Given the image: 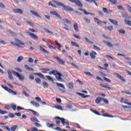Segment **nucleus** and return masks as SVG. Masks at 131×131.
Masks as SVG:
<instances>
[{
  "mask_svg": "<svg viewBox=\"0 0 131 131\" xmlns=\"http://www.w3.org/2000/svg\"><path fill=\"white\" fill-rule=\"evenodd\" d=\"M52 2L53 3H55L57 6H58L59 7H62L63 10H64V11H68V12H73L74 11V9H73V8L69 6H65V5H64V4H63L62 3L59 2L55 0H52Z\"/></svg>",
  "mask_w": 131,
  "mask_h": 131,
  "instance_id": "nucleus-1",
  "label": "nucleus"
},
{
  "mask_svg": "<svg viewBox=\"0 0 131 131\" xmlns=\"http://www.w3.org/2000/svg\"><path fill=\"white\" fill-rule=\"evenodd\" d=\"M12 73L15 76H17L20 81H23L24 80V76H21L19 73L15 72V71H12Z\"/></svg>",
  "mask_w": 131,
  "mask_h": 131,
  "instance_id": "nucleus-2",
  "label": "nucleus"
},
{
  "mask_svg": "<svg viewBox=\"0 0 131 131\" xmlns=\"http://www.w3.org/2000/svg\"><path fill=\"white\" fill-rule=\"evenodd\" d=\"M69 2H71V3H72L73 4H76V6H78V7H80V8H82L83 5L82 3L80 2V1L78 0H69Z\"/></svg>",
  "mask_w": 131,
  "mask_h": 131,
  "instance_id": "nucleus-3",
  "label": "nucleus"
},
{
  "mask_svg": "<svg viewBox=\"0 0 131 131\" xmlns=\"http://www.w3.org/2000/svg\"><path fill=\"white\" fill-rule=\"evenodd\" d=\"M55 119H59L61 123H62L63 125H65V124H66V125H68V126H69V123L68 122H66L63 118H60V117H56L55 118Z\"/></svg>",
  "mask_w": 131,
  "mask_h": 131,
  "instance_id": "nucleus-4",
  "label": "nucleus"
},
{
  "mask_svg": "<svg viewBox=\"0 0 131 131\" xmlns=\"http://www.w3.org/2000/svg\"><path fill=\"white\" fill-rule=\"evenodd\" d=\"M26 32L28 34L29 36H30V37H31V38H32V39H34L35 40H36V39H38V37H37L36 35L29 31H26Z\"/></svg>",
  "mask_w": 131,
  "mask_h": 131,
  "instance_id": "nucleus-5",
  "label": "nucleus"
},
{
  "mask_svg": "<svg viewBox=\"0 0 131 131\" xmlns=\"http://www.w3.org/2000/svg\"><path fill=\"white\" fill-rule=\"evenodd\" d=\"M50 13L51 15H53V16H56L57 18H59V19H62V17L60 16V14L58 13V12L54 11H50Z\"/></svg>",
  "mask_w": 131,
  "mask_h": 131,
  "instance_id": "nucleus-6",
  "label": "nucleus"
},
{
  "mask_svg": "<svg viewBox=\"0 0 131 131\" xmlns=\"http://www.w3.org/2000/svg\"><path fill=\"white\" fill-rule=\"evenodd\" d=\"M114 75H116L118 78H119L121 81H123V82H125V79L123 78V77L121 75H120L119 74L117 73H114Z\"/></svg>",
  "mask_w": 131,
  "mask_h": 131,
  "instance_id": "nucleus-7",
  "label": "nucleus"
},
{
  "mask_svg": "<svg viewBox=\"0 0 131 131\" xmlns=\"http://www.w3.org/2000/svg\"><path fill=\"white\" fill-rule=\"evenodd\" d=\"M56 85H57V86L61 88L62 90L60 89V91H61L62 93H65V91H64V90H65V86H64L63 84L56 82Z\"/></svg>",
  "mask_w": 131,
  "mask_h": 131,
  "instance_id": "nucleus-8",
  "label": "nucleus"
},
{
  "mask_svg": "<svg viewBox=\"0 0 131 131\" xmlns=\"http://www.w3.org/2000/svg\"><path fill=\"white\" fill-rule=\"evenodd\" d=\"M108 21L112 23V24H114V25H116V26H118V21L117 20L112 19L111 18H108Z\"/></svg>",
  "mask_w": 131,
  "mask_h": 131,
  "instance_id": "nucleus-9",
  "label": "nucleus"
},
{
  "mask_svg": "<svg viewBox=\"0 0 131 131\" xmlns=\"http://www.w3.org/2000/svg\"><path fill=\"white\" fill-rule=\"evenodd\" d=\"M13 12L14 13H17L18 14H23V11H22V9H15L12 10Z\"/></svg>",
  "mask_w": 131,
  "mask_h": 131,
  "instance_id": "nucleus-10",
  "label": "nucleus"
},
{
  "mask_svg": "<svg viewBox=\"0 0 131 131\" xmlns=\"http://www.w3.org/2000/svg\"><path fill=\"white\" fill-rule=\"evenodd\" d=\"M30 13H31V14H32V15H34V16L37 17V18H41V17L40 16V15H39V14H38V13H37V12L32 11V10H31Z\"/></svg>",
  "mask_w": 131,
  "mask_h": 131,
  "instance_id": "nucleus-11",
  "label": "nucleus"
},
{
  "mask_svg": "<svg viewBox=\"0 0 131 131\" xmlns=\"http://www.w3.org/2000/svg\"><path fill=\"white\" fill-rule=\"evenodd\" d=\"M39 48L41 52H43V53H45L46 54H50V52L48 50L42 48L41 46H39Z\"/></svg>",
  "mask_w": 131,
  "mask_h": 131,
  "instance_id": "nucleus-12",
  "label": "nucleus"
},
{
  "mask_svg": "<svg viewBox=\"0 0 131 131\" xmlns=\"http://www.w3.org/2000/svg\"><path fill=\"white\" fill-rule=\"evenodd\" d=\"M34 75H38V76H39V77L42 78V79H46V77H45L43 75L40 73H34Z\"/></svg>",
  "mask_w": 131,
  "mask_h": 131,
  "instance_id": "nucleus-13",
  "label": "nucleus"
},
{
  "mask_svg": "<svg viewBox=\"0 0 131 131\" xmlns=\"http://www.w3.org/2000/svg\"><path fill=\"white\" fill-rule=\"evenodd\" d=\"M103 100H104V98L98 97L96 98L95 100V103L96 104H100V103L101 102V101H103Z\"/></svg>",
  "mask_w": 131,
  "mask_h": 131,
  "instance_id": "nucleus-14",
  "label": "nucleus"
},
{
  "mask_svg": "<svg viewBox=\"0 0 131 131\" xmlns=\"http://www.w3.org/2000/svg\"><path fill=\"white\" fill-rule=\"evenodd\" d=\"M97 53H96L95 51H93L92 53H90V56L92 58V59H96V55H97Z\"/></svg>",
  "mask_w": 131,
  "mask_h": 131,
  "instance_id": "nucleus-15",
  "label": "nucleus"
},
{
  "mask_svg": "<svg viewBox=\"0 0 131 131\" xmlns=\"http://www.w3.org/2000/svg\"><path fill=\"white\" fill-rule=\"evenodd\" d=\"M30 103L32 104V105H33V106H34L35 107H37V108L39 107V104L37 102H35V101H31L30 102Z\"/></svg>",
  "mask_w": 131,
  "mask_h": 131,
  "instance_id": "nucleus-16",
  "label": "nucleus"
},
{
  "mask_svg": "<svg viewBox=\"0 0 131 131\" xmlns=\"http://www.w3.org/2000/svg\"><path fill=\"white\" fill-rule=\"evenodd\" d=\"M49 86V85L48 82H47L46 81H43V88H44V89H48Z\"/></svg>",
  "mask_w": 131,
  "mask_h": 131,
  "instance_id": "nucleus-17",
  "label": "nucleus"
},
{
  "mask_svg": "<svg viewBox=\"0 0 131 131\" xmlns=\"http://www.w3.org/2000/svg\"><path fill=\"white\" fill-rule=\"evenodd\" d=\"M55 58L59 62V63H61V64H64V61H63L62 59H61L59 57L55 56Z\"/></svg>",
  "mask_w": 131,
  "mask_h": 131,
  "instance_id": "nucleus-18",
  "label": "nucleus"
},
{
  "mask_svg": "<svg viewBox=\"0 0 131 131\" xmlns=\"http://www.w3.org/2000/svg\"><path fill=\"white\" fill-rule=\"evenodd\" d=\"M103 42L106 43V46H107V47H108V48H112V47H113V45H112V44H111V42H108L106 41H103Z\"/></svg>",
  "mask_w": 131,
  "mask_h": 131,
  "instance_id": "nucleus-19",
  "label": "nucleus"
},
{
  "mask_svg": "<svg viewBox=\"0 0 131 131\" xmlns=\"http://www.w3.org/2000/svg\"><path fill=\"white\" fill-rule=\"evenodd\" d=\"M63 21L65 22L66 23H67L68 24H72V22L70 20H69L67 18H64L63 20Z\"/></svg>",
  "mask_w": 131,
  "mask_h": 131,
  "instance_id": "nucleus-20",
  "label": "nucleus"
},
{
  "mask_svg": "<svg viewBox=\"0 0 131 131\" xmlns=\"http://www.w3.org/2000/svg\"><path fill=\"white\" fill-rule=\"evenodd\" d=\"M74 29L76 31V32H78V25H77V24H74Z\"/></svg>",
  "mask_w": 131,
  "mask_h": 131,
  "instance_id": "nucleus-21",
  "label": "nucleus"
},
{
  "mask_svg": "<svg viewBox=\"0 0 131 131\" xmlns=\"http://www.w3.org/2000/svg\"><path fill=\"white\" fill-rule=\"evenodd\" d=\"M45 77H46L47 80H49V81H52V82H54V80H53L52 77L50 76H46Z\"/></svg>",
  "mask_w": 131,
  "mask_h": 131,
  "instance_id": "nucleus-22",
  "label": "nucleus"
},
{
  "mask_svg": "<svg viewBox=\"0 0 131 131\" xmlns=\"http://www.w3.org/2000/svg\"><path fill=\"white\" fill-rule=\"evenodd\" d=\"M29 111L32 112L36 116H39V113H38L37 112L34 111L32 110H29Z\"/></svg>",
  "mask_w": 131,
  "mask_h": 131,
  "instance_id": "nucleus-23",
  "label": "nucleus"
},
{
  "mask_svg": "<svg viewBox=\"0 0 131 131\" xmlns=\"http://www.w3.org/2000/svg\"><path fill=\"white\" fill-rule=\"evenodd\" d=\"M8 77H9V79L13 80V79H14V77L12 75V73L8 72Z\"/></svg>",
  "mask_w": 131,
  "mask_h": 131,
  "instance_id": "nucleus-24",
  "label": "nucleus"
},
{
  "mask_svg": "<svg viewBox=\"0 0 131 131\" xmlns=\"http://www.w3.org/2000/svg\"><path fill=\"white\" fill-rule=\"evenodd\" d=\"M124 22H125V24H126L127 25H128V26H131V21L130 20H129L127 19H125Z\"/></svg>",
  "mask_w": 131,
  "mask_h": 131,
  "instance_id": "nucleus-25",
  "label": "nucleus"
},
{
  "mask_svg": "<svg viewBox=\"0 0 131 131\" xmlns=\"http://www.w3.org/2000/svg\"><path fill=\"white\" fill-rule=\"evenodd\" d=\"M30 120H31V121L33 122H39V121L36 118H31Z\"/></svg>",
  "mask_w": 131,
  "mask_h": 131,
  "instance_id": "nucleus-26",
  "label": "nucleus"
},
{
  "mask_svg": "<svg viewBox=\"0 0 131 131\" xmlns=\"http://www.w3.org/2000/svg\"><path fill=\"white\" fill-rule=\"evenodd\" d=\"M14 40L15 41H17V42H19V43L20 44L21 46H25V44L24 43L22 42V41H21L20 40H19L17 38H15Z\"/></svg>",
  "mask_w": 131,
  "mask_h": 131,
  "instance_id": "nucleus-27",
  "label": "nucleus"
},
{
  "mask_svg": "<svg viewBox=\"0 0 131 131\" xmlns=\"http://www.w3.org/2000/svg\"><path fill=\"white\" fill-rule=\"evenodd\" d=\"M118 31L120 34H125V31L123 29L118 30Z\"/></svg>",
  "mask_w": 131,
  "mask_h": 131,
  "instance_id": "nucleus-28",
  "label": "nucleus"
},
{
  "mask_svg": "<svg viewBox=\"0 0 131 131\" xmlns=\"http://www.w3.org/2000/svg\"><path fill=\"white\" fill-rule=\"evenodd\" d=\"M71 45L73 46L74 47H76L77 48H79V45L78 44H77L75 42L72 41H71Z\"/></svg>",
  "mask_w": 131,
  "mask_h": 131,
  "instance_id": "nucleus-29",
  "label": "nucleus"
},
{
  "mask_svg": "<svg viewBox=\"0 0 131 131\" xmlns=\"http://www.w3.org/2000/svg\"><path fill=\"white\" fill-rule=\"evenodd\" d=\"M105 28L109 31H112L113 29H114L113 27L112 26L109 27H105Z\"/></svg>",
  "mask_w": 131,
  "mask_h": 131,
  "instance_id": "nucleus-30",
  "label": "nucleus"
},
{
  "mask_svg": "<svg viewBox=\"0 0 131 131\" xmlns=\"http://www.w3.org/2000/svg\"><path fill=\"white\" fill-rule=\"evenodd\" d=\"M8 32H9V33L11 35H13V36H17V33L14 32H12L10 30H8Z\"/></svg>",
  "mask_w": 131,
  "mask_h": 131,
  "instance_id": "nucleus-31",
  "label": "nucleus"
},
{
  "mask_svg": "<svg viewBox=\"0 0 131 131\" xmlns=\"http://www.w3.org/2000/svg\"><path fill=\"white\" fill-rule=\"evenodd\" d=\"M35 80L36 82L37 83H39V84H40V83H41V81L40 80V78H36Z\"/></svg>",
  "mask_w": 131,
  "mask_h": 131,
  "instance_id": "nucleus-32",
  "label": "nucleus"
},
{
  "mask_svg": "<svg viewBox=\"0 0 131 131\" xmlns=\"http://www.w3.org/2000/svg\"><path fill=\"white\" fill-rule=\"evenodd\" d=\"M91 111H92V112H93V113H95V114H96L97 115H100V113L95 110L91 109Z\"/></svg>",
  "mask_w": 131,
  "mask_h": 131,
  "instance_id": "nucleus-33",
  "label": "nucleus"
},
{
  "mask_svg": "<svg viewBox=\"0 0 131 131\" xmlns=\"http://www.w3.org/2000/svg\"><path fill=\"white\" fill-rule=\"evenodd\" d=\"M85 74H86V75H88V76H91V77H93L94 76V75H93L90 72H85Z\"/></svg>",
  "mask_w": 131,
  "mask_h": 131,
  "instance_id": "nucleus-34",
  "label": "nucleus"
},
{
  "mask_svg": "<svg viewBox=\"0 0 131 131\" xmlns=\"http://www.w3.org/2000/svg\"><path fill=\"white\" fill-rule=\"evenodd\" d=\"M11 107L14 110V111H15L16 109L17 108V106L14 104H11Z\"/></svg>",
  "mask_w": 131,
  "mask_h": 131,
  "instance_id": "nucleus-35",
  "label": "nucleus"
},
{
  "mask_svg": "<svg viewBox=\"0 0 131 131\" xmlns=\"http://www.w3.org/2000/svg\"><path fill=\"white\" fill-rule=\"evenodd\" d=\"M43 29L44 31L47 33H50V34H54L53 32H51V31L49 30L48 29L44 28Z\"/></svg>",
  "mask_w": 131,
  "mask_h": 131,
  "instance_id": "nucleus-36",
  "label": "nucleus"
},
{
  "mask_svg": "<svg viewBox=\"0 0 131 131\" xmlns=\"http://www.w3.org/2000/svg\"><path fill=\"white\" fill-rule=\"evenodd\" d=\"M17 127H18V126L17 125H14L11 127V131H15L16 129H17Z\"/></svg>",
  "mask_w": 131,
  "mask_h": 131,
  "instance_id": "nucleus-37",
  "label": "nucleus"
},
{
  "mask_svg": "<svg viewBox=\"0 0 131 131\" xmlns=\"http://www.w3.org/2000/svg\"><path fill=\"white\" fill-rule=\"evenodd\" d=\"M83 19L84 20V21H85L86 23H88V24L91 23V19L88 18V17H84Z\"/></svg>",
  "mask_w": 131,
  "mask_h": 131,
  "instance_id": "nucleus-38",
  "label": "nucleus"
},
{
  "mask_svg": "<svg viewBox=\"0 0 131 131\" xmlns=\"http://www.w3.org/2000/svg\"><path fill=\"white\" fill-rule=\"evenodd\" d=\"M69 89H73L74 88V86H73V82H70L69 84Z\"/></svg>",
  "mask_w": 131,
  "mask_h": 131,
  "instance_id": "nucleus-39",
  "label": "nucleus"
},
{
  "mask_svg": "<svg viewBox=\"0 0 131 131\" xmlns=\"http://www.w3.org/2000/svg\"><path fill=\"white\" fill-rule=\"evenodd\" d=\"M102 116H103L104 117H113V116L108 114H103Z\"/></svg>",
  "mask_w": 131,
  "mask_h": 131,
  "instance_id": "nucleus-40",
  "label": "nucleus"
},
{
  "mask_svg": "<svg viewBox=\"0 0 131 131\" xmlns=\"http://www.w3.org/2000/svg\"><path fill=\"white\" fill-rule=\"evenodd\" d=\"M55 108H56V109H58V110H61V111L63 110V108H62V106H61V105H57V106H55Z\"/></svg>",
  "mask_w": 131,
  "mask_h": 131,
  "instance_id": "nucleus-41",
  "label": "nucleus"
},
{
  "mask_svg": "<svg viewBox=\"0 0 131 131\" xmlns=\"http://www.w3.org/2000/svg\"><path fill=\"white\" fill-rule=\"evenodd\" d=\"M47 47H49L50 49H53L54 50H56V48L54 47V46L50 45L49 43H47Z\"/></svg>",
  "mask_w": 131,
  "mask_h": 131,
  "instance_id": "nucleus-42",
  "label": "nucleus"
},
{
  "mask_svg": "<svg viewBox=\"0 0 131 131\" xmlns=\"http://www.w3.org/2000/svg\"><path fill=\"white\" fill-rule=\"evenodd\" d=\"M23 60V56H19L17 59V62H21Z\"/></svg>",
  "mask_w": 131,
  "mask_h": 131,
  "instance_id": "nucleus-43",
  "label": "nucleus"
},
{
  "mask_svg": "<svg viewBox=\"0 0 131 131\" xmlns=\"http://www.w3.org/2000/svg\"><path fill=\"white\" fill-rule=\"evenodd\" d=\"M57 71H52L49 72V74L50 75H52V74H53V75H56V73H57Z\"/></svg>",
  "mask_w": 131,
  "mask_h": 131,
  "instance_id": "nucleus-44",
  "label": "nucleus"
},
{
  "mask_svg": "<svg viewBox=\"0 0 131 131\" xmlns=\"http://www.w3.org/2000/svg\"><path fill=\"white\" fill-rule=\"evenodd\" d=\"M57 80H58V81H61L62 82H63L64 81V79H63V78H62V77H58L56 78Z\"/></svg>",
  "mask_w": 131,
  "mask_h": 131,
  "instance_id": "nucleus-45",
  "label": "nucleus"
},
{
  "mask_svg": "<svg viewBox=\"0 0 131 131\" xmlns=\"http://www.w3.org/2000/svg\"><path fill=\"white\" fill-rule=\"evenodd\" d=\"M102 10L104 12V13H105V14H108L109 12H108V10H107L106 8H103Z\"/></svg>",
  "mask_w": 131,
  "mask_h": 131,
  "instance_id": "nucleus-46",
  "label": "nucleus"
},
{
  "mask_svg": "<svg viewBox=\"0 0 131 131\" xmlns=\"http://www.w3.org/2000/svg\"><path fill=\"white\" fill-rule=\"evenodd\" d=\"M110 3H112V4H113V5H116L117 1L116 0H108Z\"/></svg>",
  "mask_w": 131,
  "mask_h": 131,
  "instance_id": "nucleus-47",
  "label": "nucleus"
},
{
  "mask_svg": "<svg viewBox=\"0 0 131 131\" xmlns=\"http://www.w3.org/2000/svg\"><path fill=\"white\" fill-rule=\"evenodd\" d=\"M122 17H123L124 18H126L129 17H128V15H127L126 13H123Z\"/></svg>",
  "mask_w": 131,
  "mask_h": 131,
  "instance_id": "nucleus-48",
  "label": "nucleus"
},
{
  "mask_svg": "<svg viewBox=\"0 0 131 131\" xmlns=\"http://www.w3.org/2000/svg\"><path fill=\"white\" fill-rule=\"evenodd\" d=\"M103 79H104L105 81H106L107 82H111V80L110 79L106 78V77H104Z\"/></svg>",
  "mask_w": 131,
  "mask_h": 131,
  "instance_id": "nucleus-49",
  "label": "nucleus"
},
{
  "mask_svg": "<svg viewBox=\"0 0 131 131\" xmlns=\"http://www.w3.org/2000/svg\"><path fill=\"white\" fill-rule=\"evenodd\" d=\"M102 88L104 89H107V90H111V88L107 85H102Z\"/></svg>",
  "mask_w": 131,
  "mask_h": 131,
  "instance_id": "nucleus-50",
  "label": "nucleus"
},
{
  "mask_svg": "<svg viewBox=\"0 0 131 131\" xmlns=\"http://www.w3.org/2000/svg\"><path fill=\"white\" fill-rule=\"evenodd\" d=\"M98 15L101 17H103L104 16V13L102 11H98Z\"/></svg>",
  "mask_w": 131,
  "mask_h": 131,
  "instance_id": "nucleus-51",
  "label": "nucleus"
},
{
  "mask_svg": "<svg viewBox=\"0 0 131 131\" xmlns=\"http://www.w3.org/2000/svg\"><path fill=\"white\" fill-rule=\"evenodd\" d=\"M4 89L8 92V93H10V91L11 90V89L8 88V86H5Z\"/></svg>",
  "mask_w": 131,
  "mask_h": 131,
  "instance_id": "nucleus-52",
  "label": "nucleus"
},
{
  "mask_svg": "<svg viewBox=\"0 0 131 131\" xmlns=\"http://www.w3.org/2000/svg\"><path fill=\"white\" fill-rule=\"evenodd\" d=\"M9 93H10L11 94H12V95H17V93L15 92L14 91L12 90L11 89H10Z\"/></svg>",
  "mask_w": 131,
  "mask_h": 131,
  "instance_id": "nucleus-53",
  "label": "nucleus"
},
{
  "mask_svg": "<svg viewBox=\"0 0 131 131\" xmlns=\"http://www.w3.org/2000/svg\"><path fill=\"white\" fill-rule=\"evenodd\" d=\"M71 64L72 65V66H73V67H75V68H79V67L77 66V65L73 62H72Z\"/></svg>",
  "mask_w": 131,
  "mask_h": 131,
  "instance_id": "nucleus-54",
  "label": "nucleus"
},
{
  "mask_svg": "<svg viewBox=\"0 0 131 131\" xmlns=\"http://www.w3.org/2000/svg\"><path fill=\"white\" fill-rule=\"evenodd\" d=\"M79 11H81V12H83V14H84V15L86 14V11H85V10H83L82 8H80L79 9Z\"/></svg>",
  "mask_w": 131,
  "mask_h": 131,
  "instance_id": "nucleus-55",
  "label": "nucleus"
},
{
  "mask_svg": "<svg viewBox=\"0 0 131 131\" xmlns=\"http://www.w3.org/2000/svg\"><path fill=\"white\" fill-rule=\"evenodd\" d=\"M35 99L38 101V102H41V99L39 97H35Z\"/></svg>",
  "mask_w": 131,
  "mask_h": 131,
  "instance_id": "nucleus-56",
  "label": "nucleus"
},
{
  "mask_svg": "<svg viewBox=\"0 0 131 131\" xmlns=\"http://www.w3.org/2000/svg\"><path fill=\"white\" fill-rule=\"evenodd\" d=\"M117 8H118V9H119V10H124V8H123V7H122L121 6H117Z\"/></svg>",
  "mask_w": 131,
  "mask_h": 131,
  "instance_id": "nucleus-57",
  "label": "nucleus"
},
{
  "mask_svg": "<svg viewBox=\"0 0 131 131\" xmlns=\"http://www.w3.org/2000/svg\"><path fill=\"white\" fill-rule=\"evenodd\" d=\"M57 119L56 120V124H57V125H59V124H60V123H61V120H59V119Z\"/></svg>",
  "mask_w": 131,
  "mask_h": 131,
  "instance_id": "nucleus-58",
  "label": "nucleus"
},
{
  "mask_svg": "<svg viewBox=\"0 0 131 131\" xmlns=\"http://www.w3.org/2000/svg\"><path fill=\"white\" fill-rule=\"evenodd\" d=\"M17 111H20V110H24V108L19 106H17Z\"/></svg>",
  "mask_w": 131,
  "mask_h": 131,
  "instance_id": "nucleus-59",
  "label": "nucleus"
},
{
  "mask_svg": "<svg viewBox=\"0 0 131 131\" xmlns=\"http://www.w3.org/2000/svg\"><path fill=\"white\" fill-rule=\"evenodd\" d=\"M29 63H33V59L32 58H29L28 59Z\"/></svg>",
  "mask_w": 131,
  "mask_h": 131,
  "instance_id": "nucleus-60",
  "label": "nucleus"
},
{
  "mask_svg": "<svg viewBox=\"0 0 131 131\" xmlns=\"http://www.w3.org/2000/svg\"><path fill=\"white\" fill-rule=\"evenodd\" d=\"M73 36L75 38H77V39H81L80 37L77 35L74 34Z\"/></svg>",
  "mask_w": 131,
  "mask_h": 131,
  "instance_id": "nucleus-61",
  "label": "nucleus"
},
{
  "mask_svg": "<svg viewBox=\"0 0 131 131\" xmlns=\"http://www.w3.org/2000/svg\"><path fill=\"white\" fill-rule=\"evenodd\" d=\"M56 102H57V103H61L62 102V100H61V99L60 98H56Z\"/></svg>",
  "mask_w": 131,
  "mask_h": 131,
  "instance_id": "nucleus-62",
  "label": "nucleus"
},
{
  "mask_svg": "<svg viewBox=\"0 0 131 131\" xmlns=\"http://www.w3.org/2000/svg\"><path fill=\"white\" fill-rule=\"evenodd\" d=\"M5 108H6V109H7V110H10V109L11 108V105L10 106V105H6L5 106Z\"/></svg>",
  "mask_w": 131,
  "mask_h": 131,
  "instance_id": "nucleus-63",
  "label": "nucleus"
},
{
  "mask_svg": "<svg viewBox=\"0 0 131 131\" xmlns=\"http://www.w3.org/2000/svg\"><path fill=\"white\" fill-rule=\"evenodd\" d=\"M122 93H125V94H127V95H131V92H126V91H122Z\"/></svg>",
  "mask_w": 131,
  "mask_h": 131,
  "instance_id": "nucleus-64",
  "label": "nucleus"
}]
</instances>
